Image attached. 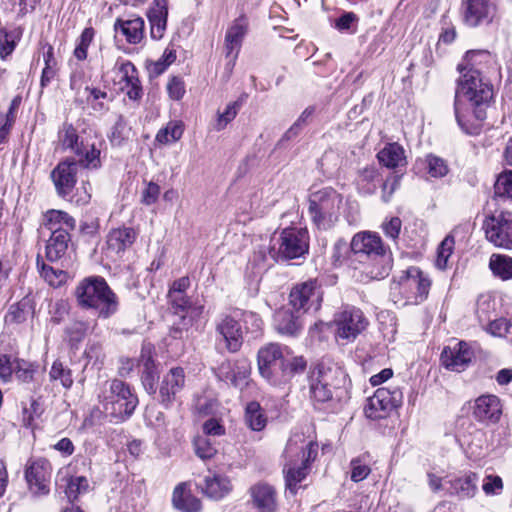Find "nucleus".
Listing matches in <instances>:
<instances>
[{"label": "nucleus", "instance_id": "f257e3e1", "mask_svg": "<svg viewBox=\"0 0 512 512\" xmlns=\"http://www.w3.org/2000/svg\"><path fill=\"white\" fill-rule=\"evenodd\" d=\"M487 56L484 51L470 50L457 66L462 76L455 91L454 113L459 127L469 135L480 133L486 110L494 98L492 84L484 80L476 67V58Z\"/></svg>", "mask_w": 512, "mask_h": 512}, {"label": "nucleus", "instance_id": "f03ea898", "mask_svg": "<svg viewBox=\"0 0 512 512\" xmlns=\"http://www.w3.org/2000/svg\"><path fill=\"white\" fill-rule=\"evenodd\" d=\"M309 398L317 410H328L333 407L335 399L347 395L348 377L345 371L336 364L320 362L310 372Z\"/></svg>", "mask_w": 512, "mask_h": 512}, {"label": "nucleus", "instance_id": "7ed1b4c3", "mask_svg": "<svg viewBox=\"0 0 512 512\" xmlns=\"http://www.w3.org/2000/svg\"><path fill=\"white\" fill-rule=\"evenodd\" d=\"M352 253L359 262L367 264L366 272L372 279L386 277L393 265L391 251L377 233L364 231L352 238Z\"/></svg>", "mask_w": 512, "mask_h": 512}, {"label": "nucleus", "instance_id": "20e7f679", "mask_svg": "<svg viewBox=\"0 0 512 512\" xmlns=\"http://www.w3.org/2000/svg\"><path fill=\"white\" fill-rule=\"evenodd\" d=\"M74 296L79 307L95 310L99 318L107 319L118 311V297L103 277L84 278L77 285Z\"/></svg>", "mask_w": 512, "mask_h": 512}, {"label": "nucleus", "instance_id": "39448f33", "mask_svg": "<svg viewBox=\"0 0 512 512\" xmlns=\"http://www.w3.org/2000/svg\"><path fill=\"white\" fill-rule=\"evenodd\" d=\"M318 446L312 441H306L303 436L291 437L284 451L287 460L284 465L286 488L295 494L297 484L304 480L308 474L310 463L316 458Z\"/></svg>", "mask_w": 512, "mask_h": 512}, {"label": "nucleus", "instance_id": "423d86ee", "mask_svg": "<svg viewBox=\"0 0 512 512\" xmlns=\"http://www.w3.org/2000/svg\"><path fill=\"white\" fill-rule=\"evenodd\" d=\"M430 287L428 276L412 266L404 271L398 282L392 284L390 295L395 303L403 299V305L420 304L427 299Z\"/></svg>", "mask_w": 512, "mask_h": 512}, {"label": "nucleus", "instance_id": "0eeeda50", "mask_svg": "<svg viewBox=\"0 0 512 512\" xmlns=\"http://www.w3.org/2000/svg\"><path fill=\"white\" fill-rule=\"evenodd\" d=\"M340 195L327 187L311 194L309 213L314 224L322 230L330 229L338 219Z\"/></svg>", "mask_w": 512, "mask_h": 512}, {"label": "nucleus", "instance_id": "6e6552de", "mask_svg": "<svg viewBox=\"0 0 512 512\" xmlns=\"http://www.w3.org/2000/svg\"><path fill=\"white\" fill-rule=\"evenodd\" d=\"M309 251V233L306 228L287 227L284 228L277 242L270 250L275 259L290 260L300 258Z\"/></svg>", "mask_w": 512, "mask_h": 512}, {"label": "nucleus", "instance_id": "1a4fd4ad", "mask_svg": "<svg viewBox=\"0 0 512 512\" xmlns=\"http://www.w3.org/2000/svg\"><path fill=\"white\" fill-rule=\"evenodd\" d=\"M110 395L105 397L104 410L116 421L129 418L138 405V398L131 387L120 379L110 382Z\"/></svg>", "mask_w": 512, "mask_h": 512}, {"label": "nucleus", "instance_id": "9d476101", "mask_svg": "<svg viewBox=\"0 0 512 512\" xmlns=\"http://www.w3.org/2000/svg\"><path fill=\"white\" fill-rule=\"evenodd\" d=\"M323 291L316 279H309L295 284L289 293V305L302 314L321 307Z\"/></svg>", "mask_w": 512, "mask_h": 512}, {"label": "nucleus", "instance_id": "9b49d317", "mask_svg": "<svg viewBox=\"0 0 512 512\" xmlns=\"http://www.w3.org/2000/svg\"><path fill=\"white\" fill-rule=\"evenodd\" d=\"M402 400L403 394L399 388H378L367 400L365 415L371 420L385 419L402 404Z\"/></svg>", "mask_w": 512, "mask_h": 512}, {"label": "nucleus", "instance_id": "f8f14e48", "mask_svg": "<svg viewBox=\"0 0 512 512\" xmlns=\"http://www.w3.org/2000/svg\"><path fill=\"white\" fill-rule=\"evenodd\" d=\"M496 15L497 5L493 0H461V18L470 28L491 24Z\"/></svg>", "mask_w": 512, "mask_h": 512}, {"label": "nucleus", "instance_id": "ddd939ff", "mask_svg": "<svg viewBox=\"0 0 512 512\" xmlns=\"http://www.w3.org/2000/svg\"><path fill=\"white\" fill-rule=\"evenodd\" d=\"M486 238L497 247L512 248V213L501 211L488 216L483 224Z\"/></svg>", "mask_w": 512, "mask_h": 512}, {"label": "nucleus", "instance_id": "4468645a", "mask_svg": "<svg viewBox=\"0 0 512 512\" xmlns=\"http://www.w3.org/2000/svg\"><path fill=\"white\" fill-rule=\"evenodd\" d=\"M334 324L337 338L352 341L366 329L368 320L359 308L346 307L335 314Z\"/></svg>", "mask_w": 512, "mask_h": 512}, {"label": "nucleus", "instance_id": "2eb2a0df", "mask_svg": "<svg viewBox=\"0 0 512 512\" xmlns=\"http://www.w3.org/2000/svg\"><path fill=\"white\" fill-rule=\"evenodd\" d=\"M58 139L63 149H70L79 160H99L101 151L96 144L79 141L76 129L71 123H63L58 132Z\"/></svg>", "mask_w": 512, "mask_h": 512}, {"label": "nucleus", "instance_id": "dca6fc26", "mask_svg": "<svg viewBox=\"0 0 512 512\" xmlns=\"http://www.w3.org/2000/svg\"><path fill=\"white\" fill-rule=\"evenodd\" d=\"M80 162H59L51 171V179L56 193L62 199L72 201L73 192L77 183V174Z\"/></svg>", "mask_w": 512, "mask_h": 512}, {"label": "nucleus", "instance_id": "f3484780", "mask_svg": "<svg viewBox=\"0 0 512 512\" xmlns=\"http://www.w3.org/2000/svg\"><path fill=\"white\" fill-rule=\"evenodd\" d=\"M284 357L283 348L277 343L266 344L258 351L259 373L272 385L275 382L278 371L281 370Z\"/></svg>", "mask_w": 512, "mask_h": 512}, {"label": "nucleus", "instance_id": "a211bd4d", "mask_svg": "<svg viewBox=\"0 0 512 512\" xmlns=\"http://www.w3.org/2000/svg\"><path fill=\"white\" fill-rule=\"evenodd\" d=\"M215 331L217 341L224 343V347L230 353L238 352L244 341L242 326L238 320L231 315H223L216 322Z\"/></svg>", "mask_w": 512, "mask_h": 512}, {"label": "nucleus", "instance_id": "6ab92c4d", "mask_svg": "<svg viewBox=\"0 0 512 512\" xmlns=\"http://www.w3.org/2000/svg\"><path fill=\"white\" fill-rule=\"evenodd\" d=\"M185 386V372L181 367L171 368L162 378L159 386L158 402L169 409L179 399Z\"/></svg>", "mask_w": 512, "mask_h": 512}, {"label": "nucleus", "instance_id": "aec40b11", "mask_svg": "<svg viewBox=\"0 0 512 512\" xmlns=\"http://www.w3.org/2000/svg\"><path fill=\"white\" fill-rule=\"evenodd\" d=\"M51 473V464L46 459H37L27 464L25 478L30 491L35 495H47Z\"/></svg>", "mask_w": 512, "mask_h": 512}, {"label": "nucleus", "instance_id": "412c9836", "mask_svg": "<svg viewBox=\"0 0 512 512\" xmlns=\"http://www.w3.org/2000/svg\"><path fill=\"white\" fill-rule=\"evenodd\" d=\"M155 347L149 342H144L141 347L137 365L141 368L140 379L143 388L148 394H155L159 372L154 360Z\"/></svg>", "mask_w": 512, "mask_h": 512}, {"label": "nucleus", "instance_id": "4be33fe9", "mask_svg": "<svg viewBox=\"0 0 512 512\" xmlns=\"http://www.w3.org/2000/svg\"><path fill=\"white\" fill-rule=\"evenodd\" d=\"M473 358L474 351L471 345L465 341H459L453 346L444 347L440 356L441 364L446 369L454 372L464 371Z\"/></svg>", "mask_w": 512, "mask_h": 512}, {"label": "nucleus", "instance_id": "5701e85b", "mask_svg": "<svg viewBox=\"0 0 512 512\" xmlns=\"http://www.w3.org/2000/svg\"><path fill=\"white\" fill-rule=\"evenodd\" d=\"M214 372L219 380L240 387L247 381L250 365L246 359L225 360L214 369Z\"/></svg>", "mask_w": 512, "mask_h": 512}, {"label": "nucleus", "instance_id": "b1692460", "mask_svg": "<svg viewBox=\"0 0 512 512\" xmlns=\"http://www.w3.org/2000/svg\"><path fill=\"white\" fill-rule=\"evenodd\" d=\"M248 27L249 22L247 16L245 14H241L233 21L232 25L226 31L224 44L225 54L228 58L235 52L232 57L233 62L238 56L243 39L248 32Z\"/></svg>", "mask_w": 512, "mask_h": 512}, {"label": "nucleus", "instance_id": "393cba45", "mask_svg": "<svg viewBox=\"0 0 512 512\" xmlns=\"http://www.w3.org/2000/svg\"><path fill=\"white\" fill-rule=\"evenodd\" d=\"M500 399L495 395L479 396L473 406V416L479 422H497L501 416Z\"/></svg>", "mask_w": 512, "mask_h": 512}, {"label": "nucleus", "instance_id": "a878e982", "mask_svg": "<svg viewBox=\"0 0 512 512\" xmlns=\"http://www.w3.org/2000/svg\"><path fill=\"white\" fill-rule=\"evenodd\" d=\"M274 326L280 334L297 336L303 328L300 312L285 308L278 310L274 315Z\"/></svg>", "mask_w": 512, "mask_h": 512}, {"label": "nucleus", "instance_id": "bb28decb", "mask_svg": "<svg viewBox=\"0 0 512 512\" xmlns=\"http://www.w3.org/2000/svg\"><path fill=\"white\" fill-rule=\"evenodd\" d=\"M138 237V232L132 227L112 229L107 235L108 250L121 254L131 248Z\"/></svg>", "mask_w": 512, "mask_h": 512}, {"label": "nucleus", "instance_id": "cd10ccee", "mask_svg": "<svg viewBox=\"0 0 512 512\" xmlns=\"http://www.w3.org/2000/svg\"><path fill=\"white\" fill-rule=\"evenodd\" d=\"M479 476L477 473L469 471L459 477L448 481L449 493L457 496L459 499L473 498L478 492Z\"/></svg>", "mask_w": 512, "mask_h": 512}, {"label": "nucleus", "instance_id": "c85d7f7f", "mask_svg": "<svg viewBox=\"0 0 512 512\" xmlns=\"http://www.w3.org/2000/svg\"><path fill=\"white\" fill-rule=\"evenodd\" d=\"M253 505L259 512H275L277 508L276 491L268 484L258 483L250 488Z\"/></svg>", "mask_w": 512, "mask_h": 512}, {"label": "nucleus", "instance_id": "c756f323", "mask_svg": "<svg viewBox=\"0 0 512 512\" xmlns=\"http://www.w3.org/2000/svg\"><path fill=\"white\" fill-rule=\"evenodd\" d=\"M44 226L50 231V235L69 233L76 227L75 219L62 210H49L44 215Z\"/></svg>", "mask_w": 512, "mask_h": 512}, {"label": "nucleus", "instance_id": "7c9ffc66", "mask_svg": "<svg viewBox=\"0 0 512 512\" xmlns=\"http://www.w3.org/2000/svg\"><path fill=\"white\" fill-rule=\"evenodd\" d=\"M154 6L147 13L151 25V37L161 39L166 29L168 0H153Z\"/></svg>", "mask_w": 512, "mask_h": 512}, {"label": "nucleus", "instance_id": "2f4dec72", "mask_svg": "<svg viewBox=\"0 0 512 512\" xmlns=\"http://www.w3.org/2000/svg\"><path fill=\"white\" fill-rule=\"evenodd\" d=\"M307 368V361L302 356L284 357L281 370L278 371L274 386L288 383L294 376L302 374Z\"/></svg>", "mask_w": 512, "mask_h": 512}, {"label": "nucleus", "instance_id": "473e14b6", "mask_svg": "<svg viewBox=\"0 0 512 512\" xmlns=\"http://www.w3.org/2000/svg\"><path fill=\"white\" fill-rule=\"evenodd\" d=\"M172 503L180 512H199L201 510V501L187 490L185 483H180L175 487Z\"/></svg>", "mask_w": 512, "mask_h": 512}, {"label": "nucleus", "instance_id": "72a5a7b5", "mask_svg": "<svg viewBox=\"0 0 512 512\" xmlns=\"http://www.w3.org/2000/svg\"><path fill=\"white\" fill-rule=\"evenodd\" d=\"M203 493L209 498L219 500L225 497L232 489L228 477L215 474L211 477H205L204 484L200 486Z\"/></svg>", "mask_w": 512, "mask_h": 512}, {"label": "nucleus", "instance_id": "f704fd0d", "mask_svg": "<svg viewBox=\"0 0 512 512\" xmlns=\"http://www.w3.org/2000/svg\"><path fill=\"white\" fill-rule=\"evenodd\" d=\"M115 31L121 30L126 41L130 44H138L144 35V20L141 17L122 20L118 18L114 24Z\"/></svg>", "mask_w": 512, "mask_h": 512}, {"label": "nucleus", "instance_id": "c9c22d12", "mask_svg": "<svg viewBox=\"0 0 512 512\" xmlns=\"http://www.w3.org/2000/svg\"><path fill=\"white\" fill-rule=\"evenodd\" d=\"M71 236L69 233H62L50 235L45 246V256L50 262H56L62 259L67 250Z\"/></svg>", "mask_w": 512, "mask_h": 512}, {"label": "nucleus", "instance_id": "e433bc0d", "mask_svg": "<svg viewBox=\"0 0 512 512\" xmlns=\"http://www.w3.org/2000/svg\"><path fill=\"white\" fill-rule=\"evenodd\" d=\"M34 313L32 300L29 297H23L17 303L10 305L6 315L5 323L7 325H18L24 323L28 316Z\"/></svg>", "mask_w": 512, "mask_h": 512}, {"label": "nucleus", "instance_id": "4c0bfd02", "mask_svg": "<svg viewBox=\"0 0 512 512\" xmlns=\"http://www.w3.org/2000/svg\"><path fill=\"white\" fill-rule=\"evenodd\" d=\"M168 299L176 314L186 312L185 315L198 317L204 309L203 305H193L186 293L168 292Z\"/></svg>", "mask_w": 512, "mask_h": 512}, {"label": "nucleus", "instance_id": "58836bf2", "mask_svg": "<svg viewBox=\"0 0 512 512\" xmlns=\"http://www.w3.org/2000/svg\"><path fill=\"white\" fill-rule=\"evenodd\" d=\"M37 267L44 280L54 288L62 286L68 278L67 272L46 264L40 256L37 257Z\"/></svg>", "mask_w": 512, "mask_h": 512}, {"label": "nucleus", "instance_id": "ea45409f", "mask_svg": "<svg viewBox=\"0 0 512 512\" xmlns=\"http://www.w3.org/2000/svg\"><path fill=\"white\" fill-rule=\"evenodd\" d=\"M245 423L253 431H261L265 428L267 418L258 402L252 401L245 408Z\"/></svg>", "mask_w": 512, "mask_h": 512}, {"label": "nucleus", "instance_id": "a19ab883", "mask_svg": "<svg viewBox=\"0 0 512 512\" xmlns=\"http://www.w3.org/2000/svg\"><path fill=\"white\" fill-rule=\"evenodd\" d=\"M49 380L52 383H59L68 390L74 383L72 370L59 360L53 362L49 371Z\"/></svg>", "mask_w": 512, "mask_h": 512}, {"label": "nucleus", "instance_id": "79ce46f5", "mask_svg": "<svg viewBox=\"0 0 512 512\" xmlns=\"http://www.w3.org/2000/svg\"><path fill=\"white\" fill-rule=\"evenodd\" d=\"M489 267L493 274L502 280L512 278V258L502 254H492Z\"/></svg>", "mask_w": 512, "mask_h": 512}, {"label": "nucleus", "instance_id": "37998d69", "mask_svg": "<svg viewBox=\"0 0 512 512\" xmlns=\"http://www.w3.org/2000/svg\"><path fill=\"white\" fill-rule=\"evenodd\" d=\"M370 473V455L368 453L350 461V478L353 482L357 483L366 479Z\"/></svg>", "mask_w": 512, "mask_h": 512}, {"label": "nucleus", "instance_id": "c03bdc74", "mask_svg": "<svg viewBox=\"0 0 512 512\" xmlns=\"http://www.w3.org/2000/svg\"><path fill=\"white\" fill-rule=\"evenodd\" d=\"M89 329V324L85 321L74 320L65 328V335L72 347L77 345L84 340Z\"/></svg>", "mask_w": 512, "mask_h": 512}, {"label": "nucleus", "instance_id": "a18cd8bd", "mask_svg": "<svg viewBox=\"0 0 512 512\" xmlns=\"http://www.w3.org/2000/svg\"><path fill=\"white\" fill-rule=\"evenodd\" d=\"M181 121H170L165 128L158 131L156 140L161 144H167L179 140L183 134Z\"/></svg>", "mask_w": 512, "mask_h": 512}, {"label": "nucleus", "instance_id": "49530a36", "mask_svg": "<svg viewBox=\"0 0 512 512\" xmlns=\"http://www.w3.org/2000/svg\"><path fill=\"white\" fill-rule=\"evenodd\" d=\"M476 316L479 323L485 326L492 318L496 317L495 302L488 297H480L476 303Z\"/></svg>", "mask_w": 512, "mask_h": 512}, {"label": "nucleus", "instance_id": "de8ad7c7", "mask_svg": "<svg viewBox=\"0 0 512 512\" xmlns=\"http://www.w3.org/2000/svg\"><path fill=\"white\" fill-rule=\"evenodd\" d=\"M494 194L498 198L512 200V170H506L497 177Z\"/></svg>", "mask_w": 512, "mask_h": 512}, {"label": "nucleus", "instance_id": "09e8293b", "mask_svg": "<svg viewBox=\"0 0 512 512\" xmlns=\"http://www.w3.org/2000/svg\"><path fill=\"white\" fill-rule=\"evenodd\" d=\"M95 36V30L92 27H86L77 42V45L74 49L73 55L79 61H83L87 58L88 48L92 43Z\"/></svg>", "mask_w": 512, "mask_h": 512}, {"label": "nucleus", "instance_id": "8fccbe9b", "mask_svg": "<svg viewBox=\"0 0 512 512\" xmlns=\"http://www.w3.org/2000/svg\"><path fill=\"white\" fill-rule=\"evenodd\" d=\"M246 95L241 96L238 100L227 105L225 111L218 116L216 130L220 131L226 127L237 115L239 109L245 101Z\"/></svg>", "mask_w": 512, "mask_h": 512}, {"label": "nucleus", "instance_id": "3c124183", "mask_svg": "<svg viewBox=\"0 0 512 512\" xmlns=\"http://www.w3.org/2000/svg\"><path fill=\"white\" fill-rule=\"evenodd\" d=\"M89 483L86 477H71L65 489V494L70 502L75 501L78 496L88 490Z\"/></svg>", "mask_w": 512, "mask_h": 512}, {"label": "nucleus", "instance_id": "603ef678", "mask_svg": "<svg viewBox=\"0 0 512 512\" xmlns=\"http://www.w3.org/2000/svg\"><path fill=\"white\" fill-rule=\"evenodd\" d=\"M352 253V242L348 244L344 239H338L332 249L331 259L335 266L342 265Z\"/></svg>", "mask_w": 512, "mask_h": 512}, {"label": "nucleus", "instance_id": "864d4df0", "mask_svg": "<svg viewBox=\"0 0 512 512\" xmlns=\"http://www.w3.org/2000/svg\"><path fill=\"white\" fill-rule=\"evenodd\" d=\"M196 455L203 459H211L217 453V448L207 436H198L194 440Z\"/></svg>", "mask_w": 512, "mask_h": 512}, {"label": "nucleus", "instance_id": "5fc2aeb1", "mask_svg": "<svg viewBox=\"0 0 512 512\" xmlns=\"http://www.w3.org/2000/svg\"><path fill=\"white\" fill-rule=\"evenodd\" d=\"M454 244V238L450 235L446 236L444 240L440 243L437 250L436 259V266L439 269H445L447 267L448 259L453 253Z\"/></svg>", "mask_w": 512, "mask_h": 512}, {"label": "nucleus", "instance_id": "6e6d98bb", "mask_svg": "<svg viewBox=\"0 0 512 512\" xmlns=\"http://www.w3.org/2000/svg\"><path fill=\"white\" fill-rule=\"evenodd\" d=\"M404 148L397 142L386 143L377 153V160H406Z\"/></svg>", "mask_w": 512, "mask_h": 512}, {"label": "nucleus", "instance_id": "4d7b16f0", "mask_svg": "<svg viewBox=\"0 0 512 512\" xmlns=\"http://www.w3.org/2000/svg\"><path fill=\"white\" fill-rule=\"evenodd\" d=\"M14 362V373L16 377L24 383L31 382L36 372V366L33 363L19 358H14Z\"/></svg>", "mask_w": 512, "mask_h": 512}, {"label": "nucleus", "instance_id": "13d9d810", "mask_svg": "<svg viewBox=\"0 0 512 512\" xmlns=\"http://www.w3.org/2000/svg\"><path fill=\"white\" fill-rule=\"evenodd\" d=\"M17 45V40L13 32L6 28H0V58L5 60L13 53Z\"/></svg>", "mask_w": 512, "mask_h": 512}, {"label": "nucleus", "instance_id": "bf43d9fd", "mask_svg": "<svg viewBox=\"0 0 512 512\" xmlns=\"http://www.w3.org/2000/svg\"><path fill=\"white\" fill-rule=\"evenodd\" d=\"M43 410L40 403L31 399L29 405H24L22 408V424L25 427H32L36 418L42 414Z\"/></svg>", "mask_w": 512, "mask_h": 512}, {"label": "nucleus", "instance_id": "052dcab7", "mask_svg": "<svg viewBox=\"0 0 512 512\" xmlns=\"http://www.w3.org/2000/svg\"><path fill=\"white\" fill-rule=\"evenodd\" d=\"M115 68H118L119 72L121 73V81H124L125 85H128L139 79L136 67L132 62L128 60L124 61L118 59L115 64Z\"/></svg>", "mask_w": 512, "mask_h": 512}, {"label": "nucleus", "instance_id": "680f3d73", "mask_svg": "<svg viewBox=\"0 0 512 512\" xmlns=\"http://www.w3.org/2000/svg\"><path fill=\"white\" fill-rule=\"evenodd\" d=\"M485 326L486 331L491 335L503 337L509 333L510 323L505 318H492Z\"/></svg>", "mask_w": 512, "mask_h": 512}, {"label": "nucleus", "instance_id": "e2e57ef3", "mask_svg": "<svg viewBox=\"0 0 512 512\" xmlns=\"http://www.w3.org/2000/svg\"><path fill=\"white\" fill-rule=\"evenodd\" d=\"M482 489L486 495L500 494L503 489V481L500 476L487 475L483 480Z\"/></svg>", "mask_w": 512, "mask_h": 512}, {"label": "nucleus", "instance_id": "0e129e2a", "mask_svg": "<svg viewBox=\"0 0 512 512\" xmlns=\"http://www.w3.org/2000/svg\"><path fill=\"white\" fill-rule=\"evenodd\" d=\"M14 358L8 354H0V379L9 382L14 373Z\"/></svg>", "mask_w": 512, "mask_h": 512}, {"label": "nucleus", "instance_id": "69168bd1", "mask_svg": "<svg viewBox=\"0 0 512 512\" xmlns=\"http://www.w3.org/2000/svg\"><path fill=\"white\" fill-rule=\"evenodd\" d=\"M194 316L181 315L178 323H175L171 330L170 335L174 339H182L187 334L189 327L192 325Z\"/></svg>", "mask_w": 512, "mask_h": 512}, {"label": "nucleus", "instance_id": "338daca9", "mask_svg": "<svg viewBox=\"0 0 512 512\" xmlns=\"http://www.w3.org/2000/svg\"><path fill=\"white\" fill-rule=\"evenodd\" d=\"M70 305L66 300H58L55 302L51 311V321L54 324H60L69 314Z\"/></svg>", "mask_w": 512, "mask_h": 512}, {"label": "nucleus", "instance_id": "774afa93", "mask_svg": "<svg viewBox=\"0 0 512 512\" xmlns=\"http://www.w3.org/2000/svg\"><path fill=\"white\" fill-rule=\"evenodd\" d=\"M126 120L123 115H118L115 124L112 127L110 140L113 144L120 145L125 138Z\"/></svg>", "mask_w": 512, "mask_h": 512}]
</instances>
